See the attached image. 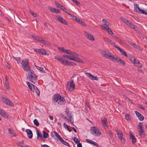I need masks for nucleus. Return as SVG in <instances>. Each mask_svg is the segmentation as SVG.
I'll list each match as a JSON object with an SVG mask.
<instances>
[{"instance_id":"obj_6","label":"nucleus","mask_w":147,"mask_h":147,"mask_svg":"<svg viewBox=\"0 0 147 147\" xmlns=\"http://www.w3.org/2000/svg\"><path fill=\"white\" fill-rule=\"evenodd\" d=\"M2 100L5 104L12 107L14 106V105L9 99L5 97L2 98Z\"/></svg>"},{"instance_id":"obj_10","label":"nucleus","mask_w":147,"mask_h":147,"mask_svg":"<svg viewBox=\"0 0 147 147\" xmlns=\"http://www.w3.org/2000/svg\"><path fill=\"white\" fill-rule=\"evenodd\" d=\"M114 47H115L118 50H119L120 52L121 53V54L123 56H124L125 57H127V53L125 52L123 50L121 49L120 47H118L116 45H114Z\"/></svg>"},{"instance_id":"obj_44","label":"nucleus","mask_w":147,"mask_h":147,"mask_svg":"<svg viewBox=\"0 0 147 147\" xmlns=\"http://www.w3.org/2000/svg\"><path fill=\"white\" fill-rule=\"evenodd\" d=\"M63 51L64 53H65L67 54H71V51L70 50H67V49H64V51Z\"/></svg>"},{"instance_id":"obj_52","label":"nucleus","mask_w":147,"mask_h":147,"mask_svg":"<svg viewBox=\"0 0 147 147\" xmlns=\"http://www.w3.org/2000/svg\"><path fill=\"white\" fill-rule=\"evenodd\" d=\"M63 126L64 127L65 129H67V130H69V126L66 124L65 123H63Z\"/></svg>"},{"instance_id":"obj_19","label":"nucleus","mask_w":147,"mask_h":147,"mask_svg":"<svg viewBox=\"0 0 147 147\" xmlns=\"http://www.w3.org/2000/svg\"><path fill=\"white\" fill-rule=\"evenodd\" d=\"M86 34V36L87 38L89 39L94 41L95 40V39L94 38L93 36L90 34H88V32L85 33Z\"/></svg>"},{"instance_id":"obj_60","label":"nucleus","mask_w":147,"mask_h":147,"mask_svg":"<svg viewBox=\"0 0 147 147\" xmlns=\"http://www.w3.org/2000/svg\"><path fill=\"white\" fill-rule=\"evenodd\" d=\"M109 23L108 22V23H107L106 24H103V25L104 26H102L103 27H104L105 29V27H107V25H108V26H109Z\"/></svg>"},{"instance_id":"obj_25","label":"nucleus","mask_w":147,"mask_h":147,"mask_svg":"<svg viewBox=\"0 0 147 147\" xmlns=\"http://www.w3.org/2000/svg\"><path fill=\"white\" fill-rule=\"evenodd\" d=\"M102 123L103 126H107V121L106 118H105L103 119L102 120Z\"/></svg>"},{"instance_id":"obj_54","label":"nucleus","mask_w":147,"mask_h":147,"mask_svg":"<svg viewBox=\"0 0 147 147\" xmlns=\"http://www.w3.org/2000/svg\"><path fill=\"white\" fill-rule=\"evenodd\" d=\"M63 57L69 59L71 60V58H70V57L68 55H62Z\"/></svg>"},{"instance_id":"obj_9","label":"nucleus","mask_w":147,"mask_h":147,"mask_svg":"<svg viewBox=\"0 0 147 147\" xmlns=\"http://www.w3.org/2000/svg\"><path fill=\"white\" fill-rule=\"evenodd\" d=\"M85 74L88 77L92 80H98V78L96 76H95L92 75L90 73L86 72Z\"/></svg>"},{"instance_id":"obj_18","label":"nucleus","mask_w":147,"mask_h":147,"mask_svg":"<svg viewBox=\"0 0 147 147\" xmlns=\"http://www.w3.org/2000/svg\"><path fill=\"white\" fill-rule=\"evenodd\" d=\"M70 58H76V57H78L79 56V55L77 53H75L74 52H73L71 51V54H70Z\"/></svg>"},{"instance_id":"obj_47","label":"nucleus","mask_w":147,"mask_h":147,"mask_svg":"<svg viewBox=\"0 0 147 147\" xmlns=\"http://www.w3.org/2000/svg\"><path fill=\"white\" fill-rule=\"evenodd\" d=\"M55 59H57L58 61H59L61 63L63 59L61 57H60L58 56H55Z\"/></svg>"},{"instance_id":"obj_58","label":"nucleus","mask_w":147,"mask_h":147,"mask_svg":"<svg viewBox=\"0 0 147 147\" xmlns=\"http://www.w3.org/2000/svg\"><path fill=\"white\" fill-rule=\"evenodd\" d=\"M113 39L116 40L118 42L120 41L121 40L119 38L116 36H113Z\"/></svg>"},{"instance_id":"obj_43","label":"nucleus","mask_w":147,"mask_h":147,"mask_svg":"<svg viewBox=\"0 0 147 147\" xmlns=\"http://www.w3.org/2000/svg\"><path fill=\"white\" fill-rule=\"evenodd\" d=\"M62 7H61V6H59V7L58 8H60L61 9H62L66 13H68V12H67V11L64 10V9H65V10H66V9L63 6H62Z\"/></svg>"},{"instance_id":"obj_20","label":"nucleus","mask_w":147,"mask_h":147,"mask_svg":"<svg viewBox=\"0 0 147 147\" xmlns=\"http://www.w3.org/2000/svg\"><path fill=\"white\" fill-rule=\"evenodd\" d=\"M86 142L90 144H92L94 145H95L96 146H97V147H98V144L96 143V142H94L92 140H89L88 139H86Z\"/></svg>"},{"instance_id":"obj_17","label":"nucleus","mask_w":147,"mask_h":147,"mask_svg":"<svg viewBox=\"0 0 147 147\" xmlns=\"http://www.w3.org/2000/svg\"><path fill=\"white\" fill-rule=\"evenodd\" d=\"M50 10L52 13H60V11L59 10L55 8L51 7L50 8Z\"/></svg>"},{"instance_id":"obj_62","label":"nucleus","mask_w":147,"mask_h":147,"mask_svg":"<svg viewBox=\"0 0 147 147\" xmlns=\"http://www.w3.org/2000/svg\"><path fill=\"white\" fill-rule=\"evenodd\" d=\"M125 98L126 100H128L130 102L132 103V100H131L129 98H128L127 97H125Z\"/></svg>"},{"instance_id":"obj_4","label":"nucleus","mask_w":147,"mask_h":147,"mask_svg":"<svg viewBox=\"0 0 147 147\" xmlns=\"http://www.w3.org/2000/svg\"><path fill=\"white\" fill-rule=\"evenodd\" d=\"M90 130L91 133L94 136H97L101 134L100 131L96 127H91Z\"/></svg>"},{"instance_id":"obj_29","label":"nucleus","mask_w":147,"mask_h":147,"mask_svg":"<svg viewBox=\"0 0 147 147\" xmlns=\"http://www.w3.org/2000/svg\"><path fill=\"white\" fill-rule=\"evenodd\" d=\"M34 64H35V67L37 68V69L38 70H39L41 72H43V73H45V72L43 70H44V69L43 68L41 67H39L36 66V65L35 63H34Z\"/></svg>"},{"instance_id":"obj_61","label":"nucleus","mask_w":147,"mask_h":147,"mask_svg":"<svg viewBox=\"0 0 147 147\" xmlns=\"http://www.w3.org/2000/svg\"><path fill=\"white\" fill-rule=\"evenodd\" d=\"M2 17H3V18L4 19H5L9 22H10V20H9V18H8L7 17H6L5 16H4V15H2Z\"/></svg>"},{"instance_id":"obj_14","label":"nucleus","mask_w":147,"mask_h":147,"mask_svg":"<svg viewBox=\"0 0 147 147\" xmlns=\"http://www.w3.org/2000/svg\"><path fill=\"white\" fill-rule=\"evenodd\" d=\"M26 132L27 133V136L28 138L31 139L32 137V131L30 129H27L26 130Z\"/></svg>"},{"instance_id":"obj_21","label":"nucleus","mask_w":147,"mask_h":147,"mask_svg":"<svg viewBox=\"0 0 147 147\" xmlns=\"http://www.w3.org/2000/svg\"><path fill=\"white\" fill-rule=\"evenodd\" d=\"M127 25L130 28L133 29H136V28H137V26L136 27V26L134 24L132 23L130 21H129V23H128Z\"/></svg>"},{"instance_id":"obj_53","label":"nucleus","mask_w":147,"mask_h":147,"mask_svg":"<svg viewBox=\"0 0 147 147\" xmlns=\"http://www.w3.org/2000/svg\"><path fill=\"white\" fill-rule=\"evenodd\" d=\"M5 86L6 89H8L9 88V86H8V82H5Z\"/></svg>"},{"instance_id":"obj_46","label":"nucleus","mask_w":147,"mask_h":147,"mask_svg":"<svg viewBox=\"0 0 147 147\" xmlns=\"http://www.w3.org/2000/svg\"><path fill=\"white\" fill-rule=\"evenodd\" d=\"M13 57L15 59L16 61H17L18 63H20V62H21V61H20L21 59H20V57H13Z\"/></svg>"},{"instance_id":"obj_56","label":"nucleus","mask_w":147,"mask_h":147,"mask_svg":"<svg viewBox=\"0 0 147 147\" xmlns=\"http://www.w3.org/2000/svg\"><path fill=\"white\" fill-rule=\"evenodd\" d=\"M42 55H47V54L46 53V51L43 50V49H42V51H41V53Z\"/></svg>"},{"instance_id":"obj_37","label":"nucleus","mask_w":147,"mask_h":147,"mask_svg":"<svg viewBox=\"0 0 147 147\" xmlns=\"http://www.w3.org/2000/svg\"><path fill=\"white\" fill-rule=\"evenodd\" d=\"M34 124L36 126L38 127L39 125V123L38 122V120L36 119H35L33 121Z\"/></svg>"},{"instance_id":"obj_64","label":"nucleus","mask_w":147,"mask_h":147,"mask_svg":"<svg viewBox=\"0 0 147 147\" xmlns=\"http://www.w3.org/2000/svg\"><path fill=\"white\" fill-rule=\"evenodd\" d=\"M138 107L140 108L141 109L143 110H144L145 109V108L143 107H142L140 105L138 104Z\"/></svg>"},{"instance_id":"obj_40","label":"nucleus","mask_w":147,"mask_h":147,"mask_svg":"<svg viewBox=\"0 0 147 147\" xmlns=\"http://www.w3.org/2000/svg\"><path fill=\"white\" fill-rule=\"evenodd\" d=\"M37 139H39V138H42V134H41L40 133L39 131L37 130Z\"/></svg>"},{"instance_id":"obj_27","label":"nucleus","mask_w":147,"mask_h":147,"mask_svg":"<svg viewBox=\"0 0 147 147\" xmlns=\"http://www.w3.org/2000/svg\"><path fill=\"white\" fill-rule=\"evenodd\" d=\"M117 135L120 140H121L122 139H123V140L125 141L124 138H123V134L122 133H119V132H118L117 133Z\"/></svg>"},{"instance_id":"obj_48","label":"nucleus","mask_w":147,"mask_h":147,"mask_svg":"<svg viewBox=\"0 0 147 147\" xmlns=\"http://www.w3.org/2000/svg\"><path fill=\"white\" fill-rule=\"evenodd\" d=\"M79 24L84 26H86V25L85 22L82 20H80V22H79Z\"/></svg>"},{"instance_id":"obj_7","label":"nucleus","mask_w":147,"mask_h":147,"mask_svg":"<svg viewBox=\"0 0 147 147\" xmlns=\"http://www.w3.org/2000/svg\"><path fill=\"white\" fill-rule=\"evenodd\" d=\"M138 126L140 129V131H138L139 134L142 136L144 137L145 135V132L144 131V128L142 127L143 124L141 123H139Z\"/></svg>"},{"instance_id":"obj_50","label":"nucleus","mask_w":147,"mask_h":147,"mask_svg":"<svg viewBox=\"0 0 147 147\" xmlns=\"http://www.w3.org/2000/svg\"><path fill=\"white\" fill-rule=\"evenodd\" d=\"M131 44L132 45H133L134 46V47L135 48H136L138 49H140V48L139 46L135 45L134 43H131Z\"/></svg>"},{"instance_id":"obj_59","label":"nucleus","mask_w":147,"mask_h":147,"mask_svg":"<svg viewBox=\"0 0 147 147\" xmlns=\"http://www.w3.org/2000/svg\"><path fill=\"white\" fill-rule=\"evenodd\" d=\"M30 14H31L34 17H36L37 16V15L36 14L34 13L32 11H30Z\"/></svg>"},{"instance_id":"obj_2","label":"nucleus","mask_w":147,"mask_h":147,"mask_svg":"<svg viewBox=\"0 0 147 147\" xmlns=\"http://www.w3.org/2000/svg\"><path fill=\"white\" fill-rule=\"evenodd\" d=\"M52 100L54 103H57L60 105H64L66 103L65 98L61 97L59 93L54 94L52 97Z\"/></svg>"},{"instance_id":"obj_32","label":"nucleus","mask_w":147,"mask_h":147,"mask_svg":"<svg viewBox=\"0 0 147 147\" xmlns=\"http://www.w3.org/2000/svg\"><path fill=\"white\" fill-rule=\"evenodd\" d=\"M125 119L128 121H131V117L130 114L129 113H126L125 115Z\"/></svg>"},{"instance_id":"obj_57","label":"nucleus","mask_w":147,"mask_h":147,"mask_svg":"<svg viewBox=\"0 0 147 147\" xmlns=\"http://www.w3.org/2000/svg\"><path fill=\"white\" fill-rule=\"evenodd\" d=\"M109 136L111 138H113V133L111 131H109Z\"/></svg>"},{"instance_id":"obj_5","label":"nucleus","mask_w":147,"mask_h":147,"mask_svg":"<svg viewBox=\"0 0 147 147\" xmlns=\"http://www.w3.org/2000/svg\"><path fill=\"white\" fill-rule=\"evenodd\" d=\"M75 85L74 83L73 80H72L71 81L68 82L67 84V86L68 87V90L70 91H72L74 90Z\"/></svg>"},{"instance_id":"obj_63","label":"nucleus","mask_w":147,"mask_h":147,"mask_svg":"<svg viewBox=\"0 0 147 147\" xmlns=\"http://www.w3.org/2000/svg\"><path fill=\"white\" fill-rule=\"evenodd\" d=\"M104 40L106 42H109V39L108 38L106 37H104Z\"/></svg>"},{"instance_id":"obj_16","label":"nucleus","mask_w":147,"mask_h":147,"mask_svg":"<svg viewBox=\"0 0 147 147\" xmlns=\"http://www.w3.org/2000/svg\"><path fill=\"white\" fill-rule=\"evenodd\" d=\"M71 60H72L74 61L78 62L79 63H83L84 61L78 57H76V58H71Z\"/></svg>"},{"instance_id":"obj_3","label":"nucleus","mask_w":147,"mask_h":147,"mask_svg":"<svg viewBox=\"0 0 147 147\" xmlns=\"http://www.w3.org/2000/svg\"><path fill=\"white\" fill-rule=\"evenodd\" d=\"M100 54L104 57L110 59L111 60H113L114 59H115V57L111 55V53L107 51L104 50H100Z\"/></svg>"},{"instance_id":"obj_26","label":"nucleus","mask_w":147,"mask_h":147,"mask_svg":"<svg viewBox=\"0 0 147 147\" xmlns=\"http://www.w3.org/2000/svg\"><path fill=\"white\" fill-rule=\"evenodd\" d=\"M105 30H107L109 34L112 35L113 34V33L112 32V31L109 28V26H108V25L107 26V27H105Z\"/></svg>"},{"instance_id":"obj_55","label":"nucleus","mask_w":147,"mask_h":147,"mask_svg":"<svg viewBox=\"0 0 147 147\" xmlns=\"http://www.w3.org/2000/svg\"><path fill=\"white\" fill-rule=\"evenodd\" d=\"M140 13L147 15V10H142Z\"/></svg>"},{"instance_id":"obj_49","label":"nucleus","mask_w":147,"mask_h":147,"mask_svg":"<svg viewBox=\"0 0 147 147\" xmlns=\"http://www.w3.org/2000/svg\"><path fill=\"white\" fill-rule=\"evenodd\" d=\"M34 51L39 53H41V51H42V49H34Z\"/></svg>"},{"instance_id":"obj_12","label":"nucleus","mask_w":147,"mask_h":147,"mask_svg":"<svg viewBox=\"0 0 147 147\" xmlns=\"http://www.w3.org/2000/svg\"><path fill=\"white\" fill-rule=\"evenodd\" d=\"M134 112L137 116L138 117V118L141 121H143L144 119V116L142 115L140 113L137 111H135Z\"/></svg>"},{"instance_id":"obj_15","label":"nucleus","mask_w":147,"mask_h":147,"mask_svg":"<svg viewBox=\"0 0 147 147\" xmlns=\"http://www.w3.org/2000/svg\"><path fill=\"white\" fill-rule=\"evenodd\" d=\"M115 59H114L113 60H115V61H116L117 62L121 64H122L123 65H125V61L121 59H118L116 57H115Z\"/></svg>"},{"instance_id":"obj_11","label":"nucleus","mask_w":147,"mask_h":147,"mask_svg":"<svg viewBox=\"0 0 147 147\" xmlns=\"http://www.w3.org/2000/svg\"><path fill=\"white\" fill-rule=\"evenodd\" d=\"M0 115L6 119H9V115L3 109H0Z\"/></svg>"},{"instance_id":"obj_39","label":"nucleus","mask_w":147,"mask_h":147,"mask_svg":"<svg viewBox=\"0 0 147 147\" xmlns=\"http://www.w3.org/2000/svg\"><path fill=\"white\" fill-rule=\"evenodd\" d=\"M35 86H34L33 84H31V86H30L29 88L30 89V90L32 91L33 92L34 90V89L35 88Z\"/></svg>"},{"instance_id":"obj_38","label":"nucleus","mask_w":147,"mask_h":147,"mask_svg":"<svg viewBox=\"0 0 147 147\" xmlns=\"http://www.w3.org/2000/svg\"><path fill=\"white\" fill-rule=\"evenodd\" d=\"M76 64L73 62H71L69 61L68 62V63L67 65L68 66H75L76 65Z\"/></svg>"},{"instance_id":"obj_13","label":"nucleus","mask_w":147,"mask_h":147,"mask_svg":"<svg viewBox=\"0 0 147 147\" xmlns=\"http://www.w3.org/2000/svg\"><path fill=\"white\" fill-rule=\"evenodd\" d=\"M142 10L139 7L138 4L136 3L134 4V11L135 12L141 13Z\"/></svg>"},{"instance_id":"obj_24","label":"nucleus","mask_w":147,"mask_h":147,"mask_svg":"<svg viewBox=\"0 0 147 147\" xmlns=\"http://www.w3.org/2000/svg\"><path fill=\"white\" fill-rule=\"evenodd\" d=\"M40 42L45 45H47L49 46L51 45V44L48 41L46 40H43L42 39H41Z\"/></svg>"},{"instance_id":"obj_33","label":"nucleus","mask_w":147,"mask_h":147,"mask_svg":"<svg viewBox=\"0 0 147 147\" xmlns=\"http://www.w3.org/2000/svg\"><path fill=\"white\" fill-rule=\"evenodd\" d=\"M42 133L43 134V137L44 138H48L49 137V134L48 133H46L45 131H42Z\"/></svg>"},{"instance_id":"obj_30","label":"nucleus","mask_w":147,"mask_h":147,"mask_svg":"<svg viewBox=\"0 0 147 147\" xmlns=\"http://www.w3.org/2000/svg\"><path fill=\"white\" fill-rule=\"evenodd\" d=\"M60 141L63 144L69 147H70L69 144L66 141L64 140L62 138Z\"/></svg>"},{"instance_id":"obj_35","label":"nucleus","mask_w":147,"mask_h":147,"mask_svg":"<svg viewBox=\"0 0 147 147\" xmlns=\"http://www.w3.org/2000/svg\"><path fill=\"white\" fill-rule=\"evenodd\" d=\"M130 60L132 62V63H133L134 65H135V64L136 63L137 61L135 58L134 57H131L130 59Z\"/></svg>"},{"instance_id":"obj_8","label":"nucleus","mask_w":147,"mask_h":147,"mask_svg":"<svg viewBox=\"0 0 147 147\" xmlns=\"http://www.w3.org/2000/svg\"><path fill=\"white\" fill-rule=\"evenodd\" d=\"M56 17L57 18L56 20L59 22L65 25L68 24L67 22L61 17L59 15H56Z\"/></svg>"},{"instance_id":"obj_36","label":"nucleus","mask_w":147,"mask_h":147,"mask_svg":"<svg viewBox=\"0 0 147 147\" xmlns=\"http://www.w3.org/2000/svg\"><path fill=\"white\" fill-rule=\"evenodd\" d=\"M54 133L57 138L60 140L62 138L60 136V135L55 131H54Z\"/></svg>"},{"instance_id":"obj_31","label":"nucleus","mask_w":147,"mask_h":147,"mask_svg":"<svg viewBox=\"0 0 147 147\" xmlns=\"http://www.w3.org/2000/svg\"><path fill=\"white\" fill-rule=\"evenodd\" d=\"M121 20L126 25H127L128 23H129V21L127 19H126L123 17H121Z\"/></svg>"},{"instance_id":"obj_1","label":"nucleus","mask_w":147,"mask_h":147,"mask_svg":"<svg viewBox=\"0 0 147 147\" xmlns=\"http://www.w3.org/2000/svg\"><path fill=\"white\" fill-rule=\"evenodd\" d=\"M29 61V60L28 59H26L22 65V67L24 70L25 71H30V72H28V78L30 81L35 84L37 82L38 79L34 71L32 70H31L30 67L27 65Z\"/></svg>"},{"instance_id":"obj_34","label":"nucleus","mask_w":147,"mask_h":147,"mask_svg":"<svg viewBox=\"0 0 147 147\" xmlns=\"http://www.w3.org/2000/svg\"><path fill=\"white\" fill-rule=\"evenodd\" d=\"M135 65L140 68H141L142 67V65L141 63L138 60H137L136 63L135 64Z\"/></svg>"},{"instance_id":"obj_42","label":"nucleus","mask_w":147,"mask_h":147,"mask_svg":"<svg viewBox=\"0 0 147 147\" xmlns=\"http://www.w3.org/2000/svg\"><path fill=\"white\" fill-rule=\"evenodd\" d=\"M35 88L34 89V90H35V92H36L37 95L39 96L40 95V92L38 89V88L36 86L35 87Z\"/></svg>"},{"instance_id":"obj_41","label":"nucleus","mask_w":147,"mask_h":147,"mask_svg":"<svg viewBox=\"0 0 147 147\" xmlns=\"http://www.w3.org/2000/svg\"><path fill=\"white\" fill-rule=\"evenodd\" d=\"M73 140L74 142L76 144H77L78 142H80V140L77 138L76 137H74L73 138Z\"/></svg>"},{"instance_id":"obj_28","label":"nucleus","mask_w":147,"mask_h":147,"mask_svg":"<svg viewBox=\"0 0 147 147\" xmlns=\"http://www.w3.org/2000/svg\"><path fill=\"white\" fill-rule=\"evenodd\" d=\"M69 62V61H68V60H66L64 59H63L62 61L61 62V63L65 65H67V64Z\"/></svg>"},{"instance_id":"obj_45","label":"nucleus","mask_w":147,"mask_h":147,"mask_svg":"<svg viewBox=\"0 0 147 147\" xmlns=\"http://www.w3.org/2000/svg\"><path fill=\"white\" fill-rule=\"evenodd\" d=\"M68 14L69 16L71 18H72V19L73 20H75L76 19V18L77 17L75 16L72 15L71 14L68 13H67Z\"/></svg>"},{"instance_id":"obj_51","label":"nucleus","mask_w":147,"mask_h":147,"mask_svg":"<svg viewBox=\"0 0 147 147\" xmlns=\"http://www.w3.org/2000/svg\"><path fill=\"white\" fill-rule=\"evenodd\" d=\"M55 4L57 8H58L59 6L62 7V5L60 4L57 1H55Z\"/></svg>"},{"instance_id":"obj_23","label":"nucleus","mask_w":147,"mask_h":147,"mask_svg":"<svg viewBox=\"0 0 147 147\" xmlns=\"http://www.w3.org/2000/svg\"><path fill=\"white\" fill-rule=\"evenodd\" d=\"M32 37L34 39L40 42L41 39H42L38 36H36L34 35H32Z\"/></svg>"},{"instance_id":"obj_22","label":"nucleus","mask_w":147,"mask_h":147,"mask_svg":"<svg viewBox=\"0 0 147 147\" xmlns=\"http://www.w3.org/2000/svg\"><path fill=\"white\" fill-rule=\"evenodd\" d=\"M130 139L132 140V142L134 144L136 143V139L135 137L133 135L131 134H130Z\"/></svg>"}]
</instances>
